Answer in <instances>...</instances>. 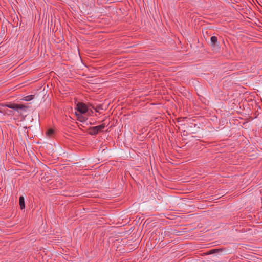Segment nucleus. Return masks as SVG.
<instances>
[{
  "instance_id": "nucleus-4",
  "label": "nucleus",
  "mask_w": 262,
  "mask_h": 262,
  "mask_svg": "<svg viewBox=\"0 0 262 262\" xmlns=\"http://www.w3.org/2000/svg\"><path fill=\"white\" fill-rule=\"evenodd\" d=\"M6 106L8 108H12L17 111H18V110H22L25 107V106L23 105H18L16 104H7Z\"/></svg>"
},
{
  "instance_id": "nucleus-1",
  "label": "nucleus",
  "mask_w": 262,
  "mask_h": 262,
  "mask_svg": "<svg viewBox=\"0 0 262 262\" xmlns=\"http://www.w3.org/2000/svg\"><path fill=\"white\" fill-rule=\"evenodd\" d=\"M76 108L77 111L80 113V114H84L88 110V107L86 105L83 103L82 102H78L77 104Z\"/></svg>"
},
{
  "instance_id": "nucleus-9",
  "label": "nucleus",
  "mask_w": 262,
  "mask_h": 262,
  "mask_svg": "<svg viewBox=\"0 0 262 262\" xmlns=\"http://www.w3.org/2000/svg\"><path fill=\"white\" fill-rule=\"evenodd\" d=\"M95 127L97 128V130H98V132H101L103 130V129L105 128V125L104 124H102L100 125L96 126Z\"/></svg>"
},
{
  "instance_id": "nucleus-5",
  "label": "nucleus",
  "mask_w": 262,
  "mask_h": 262,
  "mask_svg": "<svg viewBox=\"0 0 262 262\" xmlns=\"http://www.w3.org/2000/svg\"><path fill=\"white\" fill-rule=\"evenodd\" d=\"M224 251V249L223 248H215L210 250L208 252V254H212L214 253H219L221 254V253Z\"/></svg>"
},
{
  "instance_id": "nucleus-13",
  "label": "nucleus",
  "mask_w": 262,
  "mask_h": 262,
  "mask_svg": "<svg viewBox=\"0 0 262 262\" xmlns=\"http://www.w3.org/2000/svg\"><path fill=\"white\" fill-rule=\"evenodd\" d=\"M187 232V230H186V228H181V235H183L182 233L186 232Z\"/></svg>"
},
{
  "instance_id": "nucleus-18",
  "label": "nucleus",
  "mask_w": 262,
  "mask_h": 262,
  "mask_svg": "<svg viewBox=\"0 0 262 262\" xmlns=\"http://www.w3.org/2000/svg\"><path fill=\"white\" fill-rule=\"evenodd\" d=\"M0 113H2V111L0 110Z\"/></svg>"
},
{
  "instance_id": "nucleus-8",
  "label": "nucleus",
  "mask_w": 262,
  "mask_h": 262,
  "mask_svg": "<svg viewBox=\"0 0 262 262\" xmlns=\"http://www.w3.org/2000/svg\"><path fill=\"white\" fill-rule=\"evenodd\" d=\"M93 108L94 109L96 112H98V113H100V111L102 110L103 109V106L102 105H97L95 107L93 106Z\"/></svg>"
},
{
  "instance_id": "nucleus-17",
  "label": "nucleus",
  "mask_w": 262,
  "mask_h": 262,
  "mask_svg": "<svg viewBox=\"0 0 262 262\" xmlns=\"http://www.w3.org/2000/svg\"><path fill=\"white\" fill-rule=\"evenodd\" d=\"M184 162H181V164H182Z\"/></svg>"
},
{
  "instance_id": "nucleus-12",
  "label": "nucleus",
  "mask_w": 262,
  "mask_h": 262,
  "mask_svg": "<svg viewBox=\"0 0 262 262\" xmlns=\"http://www.w3.org/2000/svg\"><path fill=\"white\" fill-rule=\"evenodd\" d=\"M33 98V96H32V95H29V96H27L25 97V100L28 101H30Z\"/></svg>"
},
{
  "instance_id": "nucleus-2",
  "label": "nucleus",
  "mask_w": 262,
  "mask_h": 262,
  "mask_svg": "<svg viewBox=\"0 0 262 262\" xmlns=\"http://www.w3.org/2000/svg\"><path fill=\"white\" fill-rule=\"evenodd\" d=\"M210 45L214 49L219 48V42L216 36H212L210 38Z\"/></svg>"
},
{
  "instance_id": "nucleus-14",
  "label": "nucleus",
  "mask_w": 262,
  "mask_h": 262,
  "mask_svg": "<svg viewBox=\"0 0 262 262\" xmlns=\"http://www.w3.org/2000/svg\"><path fill=\"white\" fill-rule=\"evenodd\" d=\"M183 187H184V186H183V185H182V184H181V190H183V189H184Z\"/></svg>"
},
{
  "instance_id": "nucleus-6",
  "label": "nucleus",
  "mask_w": 262,
  "mask_h": 262,
  "mask_svg": "<svg viewBox=\"0 0 262 262\" xmlns=\"http://www.w3.org/2000/svg\"><path fill=\"white\" fill-rule=\"evenodd\" d=\"M20 208L21 210L25 208V199L23 196H20L19 199Z\"/></svg>"
},
{
  "instance_id": "nucleus-7",
  "label": "nucleus",
  "mask_w": 262,
  "mask_h": 262,
  "mask_svg": "<svg viewBox=\"0 0 262 262\" xmlns=\"http://www.w3.org/2000/svg\"><path fill=\"white\" fill-rule=\"evenodd\" d=\"M98 133L97 128L94 126L90 128V134L92 135H95Z\"/></svg>"
},
{
  "instance_id": "nucleus-3",
  "label": "nucleus",
  "mask_w": 262,
  "mask_h": 262,
  "mask_svg": "<svg viewBox=\"0 0 262 262\" xmlns=\"http://www.w3.org/2000/svg\"><path fill=\"white\" fill-rule=\"evenodd\" d=\"M187 203H191L192 201L190 200H184V198L181 196V212H184V213H185L186 212V211L184 210L185 209V208L187 206Z\"/></svg>"
},
{
  "instance_id": "nucleus-11",
  "label": "nucleus",
  "mask_w": 262,
  "mask_h": 262,
  "mask_svg": "<svg viewBox=\"0 0 262 262\" xmlns=\"http://www.w3.org/2000/svg\"><path fill=\"white\" fill-rule=\"evenodd\" d=\"M78 120H79L81 122H84L86 120V118L81 115V114L79 115V116H78Z\"/></svg>"
},
{
  "instance_id": "nucleus-15",
  "label": "nucleus",
  "mask_w": 262,
  "mask_h": 262,
  "mask_svg": "<svg viewBox=\"0 0 262 262\" xmlns=\"http://www.w3.org/2000/svg\"><path fill=\"white\" fill-rule=\"evenodd\" d=\"M184 244H181V249H183L184 248Z\"/></svg>"
},
{
  "instance_id": "nucleus-10",
  "label": "nucleus",
  "mask_w": 262,
  "mask_h": 262,
  "mask_svg": "<svg viewBox=\"0 0 262 262\" xmlns=\"http://www.w3.org/2000/svg\"><path fill=\"white\" fill-rule=\"evenodd\" d=\"M46 134H47V136H48L49 137H50L54 134V130L53 129H49L47 132Z\"/></svg>"
},
{
  "instance_id": "nucleus-16",
  "label": "nucleus",
  "mask_w": 262,
  "mask_h": 262,
  "mask_svg": "<svg viewBox=\"0 0 262 262\" xmlns=\"http://www.w3.org/2000/svg\"><path fill=\"white\" fill-rule=\"evenodd\" d=\"M183 180V179H181V182H185L186 181H182Z\"/></svg>"
}]
</instances>
